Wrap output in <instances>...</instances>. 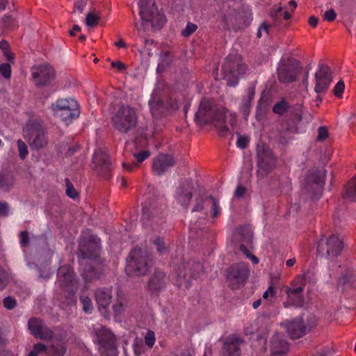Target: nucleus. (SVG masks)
<instances>
[{
  "label": "nucleus",
  "instance_id": "f257e3e1",
  "mask_svg": "<svg viewBox=\"0 0 356 356\" xmlns=\"http://www.w3.org/2000/svg\"><path fill=\"white\" fill-rule=\"evenodd\" d=\"M226 113L227 109L218 107L212 99L203 98L195 113V120L201 126L213 124L218 129V135L224 137L229 131V128L225 124Z\"/></svg>",
  "mask_w": 356,
  "mask_h": 356
},
{
  "label": "nucleus",
  "instance_id": "f03ea898",
  "mask_svg": "<svg viewBox=\"0 0 356 356\" xmlns=\"http://www.w3.org/2000/svg\"><path fill=\"white\" fill-rule=\"evenodd\" d=\"M23 136L32 150L39 151L47 147L49 137L44 121L31 118L23 129Z\"/></svg>",
  "mask_w": 356,
  "mask_h": 356
},
{
  "label": "nucleus",
  "instance_id": "7ed1b4c3",
  "mask_svg": "<svg viewBox=\"0 0 356 356\" xmlns=\"http://www.w3.org/2000/svg\"><path fill=\"white\" fill-rule=\"evenodd\" d=\"M154 260L151 253L141 248L133 249L127 259L126 273L130 277L145 275L153 266Z\"/></svg>",
  "mask_w": 356,
  "mask_h": 356
},
{
  "label": "nucleus",
  "instance_id": "20e7f679",
  "mask_svg": "<svg viewBox=\"0 0 356 356\" xmlns=\"http://www.w3.org/2000/svg\"><path fill=\"white\" fill-rule=\"evenodd\" d=\"M113 128L121 134H129L138 124V116L134 108L129 105L120 104L111 117Z\"/></svg>",
  "mask_w": 356,
  "mask_h": 356
},
{
  "label": "nucleus",
  "instance_id": "39448f33",
  "mask_svg": "<svg viewBox=\"0 0 356 356\" xmlns=\"http://www.w3.org/2000/svg\"><path fill=\"white\" fill-rule=\"evenodd\" d=\"M247 66L243 62L241 56L233 54L229 55L225 59L221 72L227 85L234 86L238 83L239 76L245 74Z\"/></svg>",
  "mask_w": 356,
  "mask_h": 356
},
{
  "label": "nucleus",
  "instance_id": "423d86ee",
  "mask_svg": "<svg viewBox=\"0 0 356 356\" xmlns=\"http://www.w3.org/2000/svg\"><path fill=\"white\" fill-rule=\"evenodd\" d=\"M204 274L203 266L200 262L193 260L183 261L178 268L177 277V285L188 288L193 280L200 278Z\"/></svg>",
  "mask_w": 356,
  "mask_h": 356
},
{
  "label": "nucleus",
  "instance_id": "0eeeda50",
  "mask_svg": "<svg viewBox=\"0 0 356 356\" xmlns=\"http://www.w3.org/2000/svg\"><path fill=\"white\" fill-rule=\"evenodd\" d=\"M287 113V118L280 134V142L282 143H286L291 138V135L298 132V125L302 120V106L300 104L291 105Z\"/></svg>",
  "mask_w": 356,
  "mask_h": 356
},
{
  "label": "nucleus",
  "instance_id": "6e6552de",
  "mask_svg": "<svg viewBox=\"0 0 356 356\" xmlns=\"http://www.w3.org/2000/svg\"><path fill=\"white\" fill-rule=\"evenodd\" d=\"M277 159L273 150L267 145L257 147V177L263 179L271 173L276 168Z\"/></svg>",
  "mask_w": 356,
  "mask_h": 356
},
{
  "label": "nucleus",
  "instance_id": "1a4fd4ad",
  "mask_svg": "<svg viewBox=\"0 0 356 356\" xmlns=\"http://www.w3.org/2000/svg\"><path fill=\"white\" fill-rule=\"evenodd\" d=\"M326 170L323 168H314L309 171L305 179L304 190L313 199L318 200L324 189Z\"/></svg>",
  "mask_w": 356,
  "mask_h": 356
},
{
  "label": "nucleus",
  "instance_id": "9d476101",
  "mask_svg": "<svg viewBox=\"0 0 356 356\" xmlns=\"http://www.w3.org/2000/svg\"><path fill=\"white\" fill-rule=\"evenodd\" d=\"M139 15L144 23H150L152 28L159 29L165 23L166 19L163 14L159 12L155 3L152 0H139Z\"/></svg>",
  "mask_w": 356,
  "mask_h": 356
},
{
  "label": "nucleus",
  "instance_id": "9b49d317",
  "mask_svg": "<svg viewBox=\"0 0 356 356\" xmlns=\"http://www.w3.org/2000/svg\"><path fill=\"white\" fill-rule=\"evenodd\" d=\"M306 285L303 276L296 277L289 286L284 287V292L287 295L286 300L283 303L284 307H301L304 303V290Z\"/></svg>",
  "mask_w": 356,
  "mask_h": 356
},
{
  "label": "nucleus",
  "instance_id": "f8f14e48",
  "mask_svg": "<svg viewBox=\"0 0 356 356\" xmlns=\"http://www.w3.org/2000/svg\"><path fill=\"white\" fill-rule=\"evenodd\" d=\"M302 66L299 61L293 58L282 59L277 68V79L282 83L295 82L301 74Z\"/></svg>",
  "mask_w": 356,
  "mask_h": 356
},
{
  "label": "nucleus",
  "instance_id": "ddd939ff",
  "mask_svg": "<svg viewBox=\"0 0 356 356\" xmlns=\"http://www.w3.org/2000/svg\"><path fill=\"white\" fill-rule=\"evenodd\" d=\"M101 240L97 236L91 235L83 238L79 244L78 258L81 260L97 261L100 259Z\"/></svg>",
  "mask_w": 356,
  "mask_h": 356
},
{
  "label": "nucleus",
  "instance_id": "4468645a",
  "mask_svg": "<svg viewBox=\"0 0 356 356\" xmlns=\"http://www.w3.org/2000/svg\"><path fill=\"white\" fill-rule=\"evenodd\" d=\"M54 115L60 118L66 124L79 117V110L77 102L73 99H58L52 104Z\"/></svg>",
  "mask_w": 356,
  "mask_h": 356
},
{
  "label": "nucleus",
  "instance_id": "2eb2a0df",
  "mask_svg": "<svg viewBox=\"0 0 356 356\" xmlns=\"http://www.w3.org/2000/svg\"><path fill=\"white\" fill-rule=\"evenodd\" d=\"M343 249V243L338 234L322 238L318 242L316 250L318 254L327 258L339 257Z\"/></svg>",
  "mask_w": 356,
  "mask_h": 356
},
{
  "label": "nucleus",
  "instance_id": "dca6fc26",
  "mask_svg": "<svg viewBox=\"0 0 356 356\" xmlns=\"http://www.w3.org/2000/svg\"><path fill=\"white\" fill-rule=\"evenodd\" d=\"M248 266L245 263H237L227 270V282L232 289H238L245 285L249 277Z\"/></svg>",
  "mask_w": 356,
  "mask_h": 356
},
{
  "label": "nucleus",
  "instance_id": "f3484780",
  "mask_svg": "<svg viewBox=\"0 0 356 356\" xmlns=\"http://www.w3.org/2000/svg\"><path fill=\"white\" fill-rule=\"evenodd\" d=\"M101 356H118L115 338L109 330L104 327L96 330Z\"/></svg>",
  "mask_w": 356,
  "mask_h": 356
},
{
  "label": "nucleus",
  "instance_id": "a211bd4d",
  "mask_svg": "<svg viewBox=\"0 0 356 356\" xmlns=\"http://www.w3.org/2000/svg\"><path fill=\"white\" fill-rule=\"evenodd\" d=\"M31 76L37 87H45L55 79L56 72L51 65L43 63L31 67Z\"/></svg>",
  "mask_w": 356,
  "mask_h": 356
},
{
  "label": "nucleus",
  "instance_id": "6ab92c4d",
  "mask_svg": "<svg viewBox=\"0 0 356 356\" xmlns=\"http://www.w3.org/2000/svg\"><path fill=\"white\" fill-rule=\"evenodd\" d=\"M220 356H241L244 338L238 334H231L222 339Z\"/></svg>",
  "mask_w": 356,
  "mask_h": 356
},
{
  "label": "nucleus",
  "instance_id": "aec40b11",
  "mask_svg": "<svg viewBox=\"0 0 356 356\" xmlns=\"http://www.w3.org/2000/svg\"><path fill=\"white\" fill-rule=\"evenodd\" d=\"M79 262L82 266L81 276L86 282L98 279L102 274L103 265L101 258L97 261L81 260Z\"/></svg>",
  "mask_w": 356,
  "mask_h": 356
},
{
  "label": "nucleus",
  "instance_id": "412c9836",
  "mask_svg": "<svg viewBox=\"0 0 356 356\" xmlns=\"http://www.w3.org/2000/svg\"><path fill=\"white\" fill-rule=\"evenodd\" d=\"M169 282V277L161 270L156 269L147 282L146 289L151 294L159 295Z\"/></svg>",
  "mask_w": 356,
  "mask_h": 356
},
{
  "label": "nucleus",
  "instance_id": "4be33fe9",
  "mask_svg": "<svg viewBox=\"0 0 356 356\" xmlns=\"http://www.w3.org/2000/svg\"><path fill=\"white\" fill-rule=\"evenodd\" d=\"M149 106L152 115L155 118L167 114L169 111H175L178 108L176 102L170 100L169 102H165L156 94H154L149 100Z\"/></svg>",
  "mask_w": 356,
  "mask_h": 356
},
{
  "label": "nucleus",
  "instance_id": "5701e85b",
  "mask_svg": "<svg viewBox=\"0 0 356 356\" xmlns=\"http://www.w3.org/2000/svg\"><path fill=\"white\" fill-rule=\"evenodd\" d=\"M315 92L316 93L325 92L332 81L330 68L325 64L319 65L318 70L315 74Z\"/></svg>",
  "mask_w": 356,
  "mask_h": 356
},
{
  "label": "nucleus",
  "instance_id": "b1692460",
  "mask_svg": "<svg viewBox=\"0 0 356 356\" xmlns=\"http://www.w3.org/2000/svg\"><path fill=\"white\" fill-rule=\"evenodd\" d=\"M93 168L97 173L105 179H108L111 172V161L109 156L102 150L95 152L92 158Z\"/></svg>",
  "mask_w": 356,
  "mask_h": 356
},
{
  "label": "nucleus",
  "instance_id": "393cba45",
  "mask_svg": "<svg viewBox=\"0 0 356 356\" xmlns=\"http://www.w3.org/2000/svg\"><path fill=\"white\" fill-rule=\"evenodd\" d=\"M142 220L152 227L161 225L163 222V212L161 208L145 203L143 207Z\"/></svg>",
  "mask_w": 356,
  "mask_h": 356
},
{
  "label": "nucleus",
  "instance_id": "a878e982",
  "mask_svg": "<svg viewBox=\"0 0 356 356\" xmlns=\"http://www.w3.org/2000/svg\"><path fill=\"white\" fill-rule=\"evenodd\" d=\"M28 327L31 334L37 338L49 340L54 337V332L47 327L40 318H30L28 322Z\"/></svg>",
  "mask_w": 356,
  "mask_h": 356
},
{
  "label": "nucleus",
  "instance_id": "bb28decb",
  "mask_svg": "<svg viewBox=\"0 0 356 356\" xmlns=\"http://www.w3.org/2000/svg\"><path fill=\"white\" fill-rule=\"evenodd\" d=\"M112 289L108 287H102L95 290V298L99 310L105 316L108 315V307L112 300Z\"/></svg>",
  "mask_w": 356,
  "mask_h": 356
},
{
  "label": "nucleus",
  "instance_id": "cd10ccee",
  "mask_svg": "<svg viewBox=\"0 0 356 356\" xmlns=\"http://www.w3.org/2000/svg\"><path fill=\"white\" fill-rule=\"evenodd\" d=\"M194 185L192 180L185 179L179 186L176 191V200L182 206L187 207L193 197Z\"/></svg>",
  "mask_w": 356,
  "mask_h": 356
},
{
  "label": "nucleus",
  "instance_id": "c85d7f7f",
  "mask_svg": "<svg viewBox=\"0 0 356 356\" xmlns=\"http://www.w3.org/2000/svg\"><path fill=\"white\" fill-rule=\"evenodd\" d=\"M286 329L291 339H299L305 336L310 331V327L307 326L301 318H296L286 323Z\"/></svg>",
  "mask_w": 356,
  "mask_h": 356
},
{
  "label": "nucleus",
  "instance_id": "c756f323",
  "mask_svg": "<svg viewBox=\"0 0 356 356\" xmlns=\"http://www.w3.org/2000/svg\"><path fill=\"white\" fill-rule=\"evenodd\" d=\"M270 356H286L289 346L286 340L282 334H274L270 342Z\"/></svg>",
  "mask_w": 356,
  "mask_h": 356
},
{
  "label": "nucleus",
  "instance_id": "7c9ffc66",
  "mask_svg": "<svg viewBox=\"0 0 356 356\" xmlns=\"http://www.w3.org/2000/svg\"><path fill=\"white\" fill-rule=\"evenodd\" d=\"M175 164L172 155L161 154L153 161L152 170L157 175H161Z\"/></svg>",
  "mask_w": 356,
  "mask_h": 356
},
{
  "label": "nucleus",
  "instance_id": "2f4dec72",
  "mask_svg": "<svg viewBox=\"0 0 356 356\" xmlns=\"http://www.w3.org/2000/svg\"><path fill=\"white\" fill-rule=\"evenodd\" d=\"M211 202V211L213 218H217L221 212V209L219 202L212 195H209L205 197H200L195 200V204L192 209V212L202 211L204 209V202Z\"/></svg>",
  "mask_w": 356,
  "mask_h": 356
},
{
  "label": "nucleus",
  "instance_id": "473e14b6",
  "mask_svg": "<svg viewBox=\"0 0 356 356\" xmlns=\"http://www.w3.org/2000/svg\"><path fill=\"white\" fill-rule=\"evenodd\" d=\"M43 350L38 353V355L46 354L48 356H64L67 352V345L63 341H54L50 346L43 344Z\"/></svg>",
  "mask_w": 356,
  "mask_h": 356
},
{
  "label": "nucleus",
  "instance_id": "72a5a7b5",
  "mask_svg": "<svg viewBox=\"0 0 356 356\" xmlns=\"http://www.w3.org/2000/svg\"><path fill=\"white\" fill-rule=\"evenodd\" d=\"M74 279V273L70 265L65 264L58 270V281L63 287L68 286Z\"/></svg>",
  "mask_w": 356,
  "mask_h": 356
},
{
  "label": "nucleus",
  "instance_id": "f704fd0d",
  "mask_svg": "<svg viewBox=\"0 0 356 356\" xmlns=\"http://www.w3.org/2000/svg\"><path fill=\"white\" fill-rule=\"evenodd\" d=\"M254 95L255 88L254 86H251L247 89L246 95L242 99L239 110L245 119H247L250 115L252 102L254 98Z\"/></svg>",
  "mask_w": 356,
  "mask_h": 356
},
{
  "label": "nucleus",
  "instance_id": "c9c22d12",
  "mask_svg": "<svg viewBox=\"0 0 356 356\" xmlns=\"http://www.w3.org/2000/svg\"><path fill=\"white\" fill-rule=\"evenodd\" d=\"M150 156V153L147 150H143L138 153L134 154V156L136 159L138 164L136 163H123L122 166L127 170L131 172L135 168L138 166V164L144 161Z\"/></svg>",
  "mask_w": 356,
  "mask_h": 356
},
{
  "label": "nucleus",
  "instance_id": "e433bc0d",
  "mask_svg": "<svg viewBox=\"0 0 356 356\" xmlns=\"http://www.w3.org/2000/svg\"><path fill=\"white\" fill-rule=\"evenodd\" d=\"M238 234L241 236L243 243L251 245L252 243L253 233L251 227L248 225L241 226L238 228Z\"/></svg>",
  "mask_w": 356,
  "mask_h": 356
},
{
  "label": "nucleus",
  "instance_id": "4c0bfd02",
  "mask_svg": "<svg viewBox=\"0 0 356 356\" xmlns=\"http://www.w3.org/2000/svg\"><path fill=\"white\" fill-rule=\"evenodd\" d=\"M290 108L289 103L285 98L282 97L273 106L272 111L278 115H283L289 111Z\"/></svg>",
  "mask_w": 356,
  "mask_h": 356
},
{
  "label": "nucleus",
  "instance_id": "58836bf2",
  "mask_svg": "<svg viewBox=\"0 0 356 356\" xmlns=\"http://www.w3.org/2000/svg\"><path fill=\"white\" fill-rule=\"evenodd\" d=\"M127 306V300L122 297H118L115 302L113 305L115 316H117L122 314L124 312Z\"/></svg>",
  "mask_w": 356,
  "mask_h": 356
},
{
  "label": "nucleus",
  "instance_id": "ea45409f",
  "mask_svg": "<svg viewBox=\"0 0 356 356\" xmlns=\"http://www.w3.org/2000/svg\"><path fill=\"white\" fill-rule=\"evenodd\" d=\"M345 195L352 201L356 202V176L348 183Z\"/></svg>",
  "mask_w": 356,
  "mask_h": 356
},
{
  "label": "nucleus",
  "instance_id": "a19ab883",
  "mask_svg": "<svg viewBox=\"0 0 356 356\" xmlns=\"http://www.w3.org/2000/svg\"><path fill=\"white\" fill-rule=\"evenodd\" d=\"M13 184V177L10 174L0 175V189L7 191Z\"/></svg>",
  "mask_w": 356,
  "mask_h": 356
},
{
  "label": "nucleus",
  "instance_id": "79ce46f5",
  "mask_svg": "<svg viewBox=\"0 0 356 356\" xmlns=\"http://www.w3.org/2000/svg\"><path fill=\"white\" fill-rule=\"evenodd\" d=\"M170 61L171 60L170 58L169 52H164L161 56V62L159 63L156 69L157 72H163L165 70V68L169 65Z\"/></svg>",
  "mask_w": 356,
  "mask_h": 356
},
{
  "label": "nucleus",
  "instance_id": "37998d69",
  "mask_svg": "<svg viewBox=\"0 0 356 356\" xmlns=\"http://www.w3.org/2000/svg\"><path fill=\"white\" fill-rule=\"evenodd\" d=\"M153 244L156 246L158 253L163 255L168 252V248L165 246V242L163 238L157 237L152 241Z\"/></svg>",
  "mask_w": 356,
  "mask_h": 356
},
{
  "label": "nucleus",
  "instance_id": "c03bdc74",
  "mask_svg": "<svg viewBox=\"0 0 356 356\" xmlns=\"http://www.w3.org/2000/svg\"><path fill=\"white\" fill-rule=\"evenodd\" d=\"M2 22L5 28L8 29H13L17 26V22L11 15H6L2 18Z\"/></svg>",
  "mask_w": 356,
  "mask_h": 356
},
{
  "label": "nucleus",
  "instance_id": "a18cd8bd",
  "mask_svg": "<svg viewBox=\"0 0 356 356\" xmlns=\"http://www.w3.org/2000/svg\"><path fill=\"white\" fill-rule=\"evenodd\" d=\"M0 49L2 50L3 55L6 57L8 60L12 62L14 59V56L10 52L9 49V44L6 40H2L0 42Z\"/></svg>",
  "mask_w": 356,
  "mask_h": 356
},
{
  "label": "nucleus",
  "instance_id": "49530a36",
  "mask_svg": "<svg viewBox=\"0 0 356 356\" xmlns=\"http://www.w3.org/2000/svg\"><path fill=\"white\" fill-rule=\"evenodd\" d=\"M17 145L19 151V156L21 159L24 160L29 154L28 147L21 139L17 141Z\"/></svg>",
  "mask_w": 356,
  "mask_h": 356
},
{
  "label": "nucleus",
  "instance_id": "de8ad7c7",
  "mask_svg": "<svg viewBox=\"0 0 356 356\" xmlns=\"http://www.w3.org/2000/svg\"><path fill=\"white\" fill-rule=\"evenodd\" d=\"M80 301L83 305V309L85 312L90 314L92 312L93 306L91 300L87 296H81Z\"/></svg>",
  "mask_w": 356,
  "mask_h": 356
},
{
  "label": "nucleus",
  "instance_id": "09e8293b",
  "mask_svg": "<svg viewBox=\"0 0 356 356\" xmlns=\"http://www.w3.org/2000/svg\"><path fill=\"white\" fill-rule=\"evenodd\" d=\"M99 19L100 16L99 15H95L93 13H89L86 15V24L88 26L93 27L98 24Z\"/></svg>",
  "mask_w": 356,
  "mask_h": 356
},
{
  "label": "nucleus",
  "instance_id": "8fccbe9b",
  "mask_svg": "<svg viewBox=\"0 0 356 356\" xmlns=\"http://www.w3.org/2000/svg\"><path fill=\"white\" fill-rule=\"evenodd\" d=\"M65 181L66 184V194L70 197L75 199L79 195L78 192L74 188L73 184L70 182L68 178H66Z\"/></svg>",
  "mask_w": 356,
  "mask_h": 356
},
{
  "label": "nucleus",
  "instance_id": "3c124183",
  "mask_svg": "<svg viewBox=\"0 0 356 356\" xmlns=\"http://www.w3.org/2000/svg\"><path fill=\"white\" fill-rule=\"evenodd\" d=\"M239 249L248 258L252 260L254 264L259 263V259L250 252L244 243L240 245Z\"/></svg>",
  "mask_w": 356,
  "mask_h": 356
},
{
  "label": "nucleus",
  "instance_id": "603ef678",
  "mask_svg": "<svg viewBox=\"0 0 356 356\" xmlns=\"http://www.w3.org/2000/svg\"><path fill=\"white\" fill-rule=\"evenodd\" d=\"M197 29V26L193 23L188 22L186 28L182 31L181 35L184 37H189Z\"/></svg>",
  "mask_w": 356,
  "mask_h": 356
},
{
  "label": "nucleus",
  "instance_id": "864d4df0",
  "mask_svg": "<svg viewBox=\"0 0 356 356\" xmlns=\"http://www.w3.org/2000/svg\"><path fill=\"white\" fill-rule=\"evenodd\" d=\"M0 73L1 75L9 79L11 76V66L9 63H2L0 65Z\"/></svg>",
  "mask_w": 356,
  "mask_h": 356
},
{
  "label": "nucleus",
  "instance_id": "5fc2aeb1",
  "mask_svg": "<svg viewBox=\"0 0 356 356\" xmlns=\"http://www.w3.org/2000/svg\"><path fill=\"white\" fill-rule=\"evenodd\" d=\"M328 130L325 126H321L318 129V136L316 140L319 142L324 141L328 137Z\"/></svg>",
  "mask_w": 356,
  "mask_h": 356
},
{
  "label": "nucleus",
  "instance_id": "6e6d98bb",
  "mask_svg": "<svg viewBox=\"0 0 356 356\" xmlns=\"http://www.w3.org/2000/svg\"><path fill=\"white\" fill-rule=\"evenodd\" d=\"M345 85L342 80H340L337 82V83L335 85L333 92L334 95L339 98H341L342 97V94L344 91Z\"/></svg>",
  "mask_w": 356,
  "mask_h": 356
},
{
  "label": "nucleus",
  "instance_id": "4d7b16f0",
  "mask_svg": "<svg viewBox=\"0 0 356 356\" xmlns=\"http://www.w3.org/2000/svg\"><path fill=\"white\" fill-rule=\"evenodd\" d=\"M3 304L4 307L10 310L16 307L17 301L15 298H13L10 296H8L3 300Z\"/></svg>",
  "mask_w": 356,
  "mask_h": 356
},
{
  "label": "nucleus",
  "instance_id": "13d9d810",
  "mask_svg": "<svg viewBox=\"0 0 356 356\" xmlns=\"http://www.w3.org/2000/svg\"><path fill=\"white\" fill-rule=\"evenodd\" d=\"M8 283V273L0 266V290L3 289Z\"/></svg>",
  "mask_w": 356,
  "mask_h": 356
},
{
  "label": "nucleus",
  "instance_id": "bf43d9fd",
  "mask_svg": "<svg viewBox=\"0 0 356 356\" xmlns=\"http://www.w3.org/2000/svg\"><path fill=\"white\" fill-rule=\"evenodd\" d=\"M145 343L149 347L152 348L155 343V336L154 332L149 330L145 337Z\"/></svg>",
  "mask_w": 356,
  "mask_h": 356
},
{
  "label": "nucleus",
  "instance_id": "052dcab7",
  "mask_svg": "<svg viewBox=\"0 0 356 356\" xmlns=\"http://www.w3.org/2000/svg\"><path fill=\"white\" fill-rule=\"evenodd\" d=\"M88 0H76L74 5L73 13H75L76 10H77L79 13H82L88 3Z\"/></svg>",
  "mask_w": 356,
  "mask_h": 356
},
{
  "label": "nucleus",
  "instance_id": "680f3d73",
  "mask_svg": "<svg viewBox=\"0 0 356 356\" xmlns=\"http://www.w3.org/2000/svg\"><path fill=\"white\" fill-rule=\"evenodd\" d=\"M277 291L275 288L270 285L268 289L263 293V298L265 300H270L275 297Z\"/></svg>",
  "mask_w": 356,
  "mask_h": 356
},
{
  "label": "nucleus",
  "instance_id": "e2e57ef3",
  "mask_svg": "<svg viewBox=\"0 0 356 356\" xmlns=\"http://www.w3.org/2000/svg\"><path fill=\"white\" fill-rule=\"evenodd\" d=\"M350 279V274H343L339 279L337 282V289H339L340 286H344L346 285L349 286V281Z\"/></svg>",
  "mask_w": 356,
  "mask_h": 356
},
{
  "label": "nucleus",
  "instance_id": "0e129e2a",
  "mask_svg": "<svg viewBox=\"0 0 356 356\" xmlns=\"http://www.w3.org/2000/svg\"><path fill=\"white\" fill-rule=\"evenodd\" d=\"M337 17V13L334 9H330L325 12L323 15V19L328 22H333Z\"/></svg>",
  "mask_w": 356,
  "mask_h": 356
},
{
  "label": "nucleus",
  "instance_id": "69168bd1",
  "mask_svg": "<svg viewBox=\"0 0 356 356\" xmlns=\"http://www.w3.org/2000/svg\"><path fill=\"white\" fill-rule=\"evenodd\" d=\"M20 245L22 247H26L29 244V237L27 231H22L20 233Z\"/></svg>",
  "mask_w": 356,
  "mask_h": 356
},
{
  "label": "nucleus",
  "instance_id": "338daca9",
  "mask_svg": "<svg viewBox=\"0 0 356 356\" xmlns=\"http://www.w3.org/2000/svg\"><path fill=\"white\" fill-rule=\"evenodd\" d=\"M248 142L249 140L247 137L238 135L236 144L239 148L243 149L247 147Z\"/></svg>",
  "mask_w": 356,
  "mask_h": 356
},
{
  "label": "nucleus",
  "instance_id": "774afa93",
  "mask_svg": "<svg viewBox=\"0 0 356 356\" xmlns=\"http://www.w3.org/2000/svg\"><path fill=\"white\" fill-rule=\"evenodd\" d=\"M43 343H38L33 346V350L29 353L28 356H39L38 353L43 350Z\"/></svg>",
  "mask_w": 356,
  "mask_h": 356
}]
</instances>
